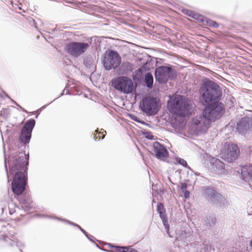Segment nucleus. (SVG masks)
<instances>
[{"label":"nucleus","instance_id":"1","mask_svg":"<svg viewBox=\"0 0 252 252\" xmlns=\"http://www.w3.org/2000/svg\"><path fill=\"white\" fill-rule=\"evenodd\" d=\"M29 156L21 153L20 157L13 161L9 162V173L15 174L12 183V189L13 192L17 194H21L25 189L27 178L26 172L28 170Z\"/></svg>","mask_w":252,"mask_h":252},{"label":"nucleus","instance_id":"2","mask_svg":"<svg viewBox=\"0 0 252 252\" xmlns=\"http://www.w3.org/2000/svg\"><path fill=\"white\" fill-rule=\"evenodd\" d=\"M222 108L220 104L215 103L213 105L207 106L202 115L196 116L192 119L190 131L196 135L205 133L212 120L220 119L222 115Z\"/></svg>","mask_w":252,"mask_h":252},{"label":"nucleus","instance_id":"3","mask_svg":"<svg viewBox=\"0 0 252 252\" xmlns=\"http://www.w3.org/2000/svg\"><path fill=\"white\" fill-rule=\"evenodd\" d=\"M200 99L203 105H206L212 103L211 105L215 103L220 104L223 108L221 103L219 102V100L221 96V90L219 86L212 81H207L203 83L199 90Z\"/></svg>","mask_w":252,"mask_h":252},{"label":"nucleus","instance_id":"4","mask_svg":"<svg viewBox=\"0 0 252 252\" xmlns=\"http://www.w3.org/2000/svg\"><path fill=\"white\" fill-rule=\"evenodd\" d=\"M169 111L174 114L186 116L191 114V102L187 97L181 95H175L168 101Z\"/></svg>","mask_w":252,"mask_h":252},{"label":"nucleus","instance_id":"5","mask_svg":"<svg viewBox=\"0 0 252 252\" xmlns=\"http://www.w3.org/2000/svg\"><path fill=\"white\" fill-rule=\"evenodd\" d=\"M16 229L9 223L0 221V244L5 247L18 246V240L15 236Z\"/></svg>","mask_w":252,"mask_h":252},{"label":"nucleus","instance_id":"6","mask_svg":"<svg viewBox=\"0 0 252 252\" xmlns=\"http://www.w3.org/2000/svg\"><path fill=\"white\" fill-rule=\"evenodd\" d=\"M112 85L116 90L125 94L132 93L134 89L133 81L126 76H120L113 79Z\"/></svg>","mask_w":252,"mask_h":252},{"label":"nucleus","instance_id":"7","mask_svg":"<svg viewBox=\"0 0 252 252\" xmlns=\"http://www.w3.org/2000/svg\"><path fill=\"white\" fill-rule=\"evenodd\" d=\"M121 58L117 52L109 50L106 53L103 60V65L106 70L115 69L119 66Z\"/></svg>","mask_w":252,"mask_h":252},{"label":"nucleus","instance_id":"8","mask_svg":"<svg viewBox=\"0 0 252 252\" xmlns=\"http://www.w3.org/2000/svg\"><path fill=\"white\" fill-rule=\"evenodd\" d=\"M159 104L156 98L147 97L143 100L141 109L143 112L149 116L156 114L158 111Z\"/></svg>","mask_w":252,"mask_h":252},{"label":"nucleus","instance_id":"9","mask_svg":"<svg viewBox=\"0 0 252 252\" xmlns=\"http://www.w3.org/2000/svg\"><path fill=\"white\" fill-rule=\"evenodd\" d=\"M88 43L71 42L66 46V51L71 56L78 57L85 53L89 47Z\"/></svg>","mask_w":252,"mask_h":252},{"label":"nucleus","instance_id":"10","mask_svg":"<svg viewBox=\"0 0 252 252\" xmlns=\"http://www.w3.org/2000/svg\"><path fill=\"white\" fill-rule=\"evenodd\" d=\"M35 124V121L33 119H30L26 122L20 134L19 139L21 143L26 144L30 142Z\"/></svg>","mask_w":252,"mask_h":252},{"label":"nucleus","instance_id":"11","mask_svg":"<svg viewBox=\"0 0 252 252\" xmlns=\"http://www.w3.org/2000/svg\"><path fill=\"white\" fill-rule=\"evenodd\" d=\"M239 154V148L234 144L226 143L221 152L223 158L230 162L236 159Z\"/></svg>","mask_w":252,"mask_h":252},{"label":"nucleus","instance_id":"12","mask_svg":"<svg viewBox=\"0 0 252 252\" xmlns=\"http://www.w3.org/2000/svg\"><path fill=\"white\" fill-rule=\"evenodd\" d=\"M203 195L207 200L215 204L219 203L220 205H224L225 199L221 195L218 193L213 188H204Z\"/></svg>","mask_w":252,"mask_h":252},{"label":"nucleus","instance_id":"13","mask_svg":"<svg viewBox=\"0 0 252 252\" xmlns=\"http://www.w3.org/2000/svg\"><path fill=\"white\" fill-rule=\"evenodd\" d=\"M171 68L165 66L158 67L155 72V78L160 83H166L169 78Z\"/></svg>","mask_w":252,"mask_h":252},{"label":"nucleus","instance_id":"14","mask_svg":"<svg viewBox=\"0 0 252 252\" xmlns=\"http://www.w3.org/2000/svg\"><path fill=\"white\" fill-rule=\"evenodd\" d=\"M153 151L155 157L160 160H164L168 156V153L166 149L158 142H155L153 143Z\"/></svg>","mask_w":252,"mask_h":252},{"label":"nucleus","instance_id":"15","mask_svg":"<svg viewBox=\"0 0 252 252\" xmlns=\"http://www.w3.org/2000/svg\"><path fill=\"white\" fill-rule=\"evenodd\" d=\"M212 170L217 174L224 173L225 172V164L220 159L212 158L211 161Z\"/></svg>","mask_w":252,"mask_h":252},{"label":"nucleus","instance_id":"16","mask_svg":"<svg viewBox=\"0 0 252 252\" xmlns=\"http://www.w3.org/2000/svg\"><path fill=\"white\" fill-rule=\"evenodd\" d=\"M157 211L159 214V216L162 220L163 224L166 230L167 233L168 234L170 237H171L172 236L170 235L169 233L170 227L169 224H168V220L166 217L165 210L164 206L162 203H160L158 204Z\"/></svg>","mask_w":252,"mask_h":252},{"label":"nucleus","instance_id":"17","mask_svg":"<svg viewBox=\"0 0 252 252\" xmlns=\"http://www.w3.org/2000/svg\"><path fill=\"white\" fill-rule=\"evenodd\" d=\"M6 203L8 204V208L4 206V203L0 204V216L4 212L6 213L7 210H8L10 215H12L16 212L17 207L12 200L9 199Z\"/></svg>","mask_w":252,"mask_h":252},{"label":"nucleus","instance_id":"18","mask_svg":"<svg viewBox=\"0 0 252 252\" xmlns=\"http://www.w3.org/2000/svg\"><path fill=\"white\" fill-rule=\"evenodd\" d=\"M249 128V124L246 118H242L237 124V129L239 133H244Z\"/></svg>","mask_w":252,"mask_h":252},{"label":"nucleus","instance_id":"19","mask_svg":"<svg viewBox=\"0 0 252 252\" xmlns=\"http://www.w3.org/2000/svg\"><path fill=\"white\" fill-rule=\"evenodd\" d=\"M241 175L246 181L252 180V170L251 169H248L247 166L242 167Z\"/></svg>","mask_w":252,"mask_h":252},{"label":"nucleus","instance_id":"20","mask_svg":"<svg viewBox=\"0 0 252 252\" xmlns=\"http://www.w3.org/2000/svg\"><path fill=\"white\" fill-rule=\"evenodd\" d=\"M20 202L23 205L22 207L26 210H29L31 207V204L32 203V200L29 196H23Z\"/></svg>","mask_w":252,"mask_h":252},{"label":"nucleus","instance_id":"21","mask_svg":"<svg viewBox=\"0 0 252 252\" xmlns=\"http://www.w3.org/2000/svg\"><path fill=\"white\" fill-rule=\"evenodd\" d=\"M144 82L146 86L149 89H152L153 87V76L151 73H147L145 75Z\"/></svg>","mask_w":252,"mask_h":252},{"label":"nucleus","instance_id":"22","mask_svg":"<svg viewBox=\"0 0 252 252\" xmlns=\"http://www.w3.org/2000/svg\"><path fill=\"white\" fill-rule=\"evenodd\" d=\"M56 219L58 220H62V221H63L70 225H72L73 226H76L77 227H78L80 230L86 235V236L88 238V239H90V237L88 234V233L84 230L83 229V228H82L79 225H78L77 224H76L73 222H71V221H68V220H62L60 218H56Z\"/></svg>","mask_w":252,"mask_h":252},{"label":"nucleus","instance_id":"23","mask_svg":"<svg viewBox=\"0 0 252 252\" xmlns=\"http://www.w3.org/2000/svg\"><path fill=\"white\" fill-rule=\"evenodd\" d=\"M189 15L192 16L193 18L196 19L198 21H200V22L202 23L203 24H204L205 22V19H206V17L203 16L202 15L195 13L192 12H190V13L188 14Z\"/></svg>","mask_w":252,"mask_h":252},{"label":"nucleus","instance_id":"24","mask_svg":"<svg viewBox=\"0 0 252 252\" xmlns=\"http://www.w3.org/2000/svg\"><path fill=\"white\" fill-rule=\"evenodd\" d=\"M109 246L111 248H114L115 249V251H107L108 252H127V247L115 246L110 244Z\"/></svg>","mask_w":252,"mask_h":252},{"label":"nucleus","instance_id":"25","mask_svg":"<svg viewBox=\"0 0 252 252\" xmlns=\"http://www.w3.org/2000/svg\"><path fill=\"white\" fill-rule=\"evenodd\" d=\"M102 130H103L102 132H98L97 130H95V133L94 134V140L97 141L100 139L101 137V139H103L105 137V134H103V132L106 133L105 131H103V130L101 129Z\"/></svg>","mask_w":252,"mask_h":252},{"label":"nucleus","instance_id":"26","mask_svg":"<svg viewBox=\"0 0 252 252\" xmlns=\"http://www.w3.org/2000/svg\"><path fill=\"white\" fill-rule=\"evenodd\" d=\"M176 239L178 241H185L187 238V234L185 231H181L177 234Z\"/></svg>","mask_w":252,"mask_h":252},{"label":"nucleus","instance_id":"27","mask_svg":"<svg viewBox=\"0 0 252 252\" xmlns=\"http://www.w3.org/2000/svg\"><path fill=\"white\" fill-rule=\"evenodd\" d=\"M203 25L213 28L218 27V24L216 22L213 21L207 18H206V19H205V22Z\"/></svg>","mask_w":252,"mask_h":252},{"label":"nucleus","instance_id":"28","mask_svg":"<svg viewBox=\"0 0 252 252\" xmlns=\"http://www.w3.org/2000/svg\"><path fill=\"white\" fill-rule=\"evenodd\" d=\"M176 161H177V162L179 164L183 165L184 167H187L188 166V164H187V161L185 159H184L183 158H177Z\"/></svg>","mask_w":252,"mask_h":252},{"label":"nucleus","instance_id":"29","mask_svg":"<svg viewBox=\"0 0 252 252\" xmlns=\"http://www.w3.org/2000/svg\"><path fill=\"white\" fill-rule=\"evenodd\" d=\"M131 117L132 119L134 121H135L137 122H138V123H142V122L141 121L140 119L138 117H137V116H136L135 115H132L131 116Z\"/></svg>","mask_w":252,"mask_h":252},{"label":"nucleus","instance_id":"30","mask_svg":"<svg viewBox=\"0 0 252 252\" xmlns=\"http://www.w3.org/2000/svg\"><path fill=\"white\" fill-rule=\"evenodd\" d=\"M229 252H241L239 248H233Z\"/></svg>","mask_w":252,"mask_h":252},{"label":"nucleus","instance_id":"31","mask_svg":"<svg viewBox=\"0 0 252 252\" xmlns=\"http://www.w3.org/2000/svg\"><path fill=\"white\" fill-rule=\"evenodd\" d=\"M190 192L188 190H186L184 192V197L185 198H189V197Z\"/></svg>","mask_w":252,"mask_h":252},{"label":"nucleus","instance_id":"32","mask_svg":"<svg viewBox=\"0 0 252 252\" xmlns=\"http://www.w3.org/2000/svg\"><path fill=\"white\" fill-rule=\"evenodd\" d=\"M127 252H137V251L135 249L127 247Z\"/></svg>","mask_w":252,"mask_h":252},{"label":"nucleus","instance_id":"33","mask_svg":"<svg viewBox=\"0 0 252 252\" xmlns=\"http://www.w3.org/2000/svg\"><path fill=\"white\" fill-rule=\"evenodd\" d=\"M65 91H66V93H65V94H69V91H68V90H66V89H65L63 91V93L61 94V95H63V94H64V92H65Z\"/></svg>","mask_w":252,"mask_h":252},{"label":"nucleus","instance_id":"34","mask_svg":"<svg viewBox=\"0 0 252 252\" xmlns=\"http://www.w3.org/2000/svg\"><path fill=\"white\" fill-rule=\"evenodd\" d=\"M4 94L6 95L7 97H9L8 95L4 92H2V93H0V95L1 97H2V95Z\"/></svg>","mask_w":252,"mask_h":252},{"label":"nucleus","instance_id":"35","mask_svg":"<svg viewBox=\"0 0 252 252\" xmlns=\"http://www.w3.org/2000/svg\"><path fill=\"white\" fill-rule=\"evenodd\" d=\"M209 224L210 226H212L213 225H214V224H215V220L214 219H212L211 224L210 223Z\"/></svg>","mask_w":252,"mask_h":252},{"label":"nucleus","instance_id":"36","mask_svg":"<svg viewBox=\"0 0 252 252\" xmlns=\"http://www.w3.org/2000/svg\"><path fill=\"white\" fill-rule=\"evenodd\" d=\"M187 188V186L185 184H184L182 186L181 189H186Z\"/></svg>","mask_w":252,"mask_h":252},{"label":"nucleus","instance_id":"37","mask_svg":"<svg viewBox=\"0 0 252 252\" xmlns=\"http://www.w3.org/2000/svg\"><path fill=\"white\" fill-rule=\"evenodd\" d=\"M5 169H6V171L7 172V166H6V161H5Z\"/></svg>","mask_w":252,"mask_h":252},{"label":"nucleus","instance_id":"38","mask_svg":"<svg viewBox=\"0 0 252 252\" xmlns=\"http://www.w3.org/2000/svg\"><path fill=\"white\" fill-rule=\"evenodd\" d=\"M147 137L148 138H149V139H152V138L153 137V136H152V137L147 136Z\"/></svg>","mask_w":252,"mask_h":252},{"label":"nucleus","instance_id":"39","mask_svg":"<svg viewBox=\"0 0 252 252\" xmlns=\"http://www.w3.org/2000/svg\"><path fill=\"white\" fill-rule=\"evenodd\" d=\"M89 237H90V239H89L90 240H91V241H93V240L91 239V237H93V236H89Z\"/></svg>","mask_w":252,"mask_h":252},{"label":"nucleus","instance_id":"40","mask_svg":"<svg viewBox=\"0 0 252 252\" xmlns=\"http://www.w3.org/2000/svg\"><path fill=\"white\" fill-rule=\"evenodd\" d=\"M250 245L251 247H252V240H251V241L250 242Z\"/></svg>","mask_w":252,"mask_h":252},{"label":"nucleus","instance_id":"41","mask_svg":"<svg viewBox=\"0 0 252 252\" xmlns=\"http://www.w3.org/2000/svg\"><path fill=\"white\" fill-rule=\"evenodd\" d=\"M45 107H46V105H44V106H43L42 108H45Z\"/></svg>","mask_w":252,"mask_h":252},{"label":"nucleus","instance_id":"42","mask_svg":"<svg viewBox=\"0 0 252 252\" xmlns=\"http://www.w3.org/2000/svg\"><path fill=\"white\" fill-rule=\"evenodd\" d=\"M13 102H14L15 104H16L17 106H18V105L17 104L16 102H15L13 101Z\"/></svg>","mask_w":252,"mask_h":252},{"label":"nucleus","instance_id":"43","mask_svg":"<svg viewBox=\"0 0 252 252\" xmlns=\"http://www.w3.org/2000/svg\"><path fill=\"white\" fill-rule=\"evenodd\" d=\"M8 174V173H7ZM7 177H8V175H7ZM8 182H9V180L8 179Z\"/></svg>","mask_w":252,"mask_h":252},{"label":"nucleus","instance_id":"44","mask_svg":"<svg viewBox=\"0 0 252 252\" xmlns=\"http://www.w3.org/2000/svg\"><path fill=\"white\" fill-rule=\"evenodd\" d=\"M170 252H172V251H171V250H170Z\"/></svg>","mask_w":252,"mask_h":252},{"label":"nucleus","instance_id":"45","mask_svg":"<svg viewBox=\"0 0 252 252\" xmlns=\"http://www.w3.org/2000/svg\"><path fill=\"white\" fill-rule=\"evenodd\" d=\"M170 252H172V251H171V250H170Z\"/></svg>","mask_w":252,"mask_h":252}]
</instances>
